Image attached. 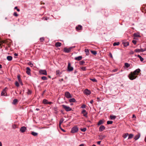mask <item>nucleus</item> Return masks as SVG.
Instances as JSON below:
<instances>
[{"mask_svg":"<svg viewBox=\"0 0 146 146\" xmlns=\"http://www.w3.org/2000/svg\"><path fill=\"white\" fill-rule=\"evenodd\" d=\"M100 137V139L101 140H102L104 138L106 137V136L104 135H101L99 136Z\"/></svg>","mask_w":146,"mask_h":146,"instance_id":"21","label":"nucleus"},{"mask_svg":"<svg viewBox=\"0 0 146 146\" xmlns=\"http://www.w3.org/2000/svg\"><path fill=\"white\" fill-rule=\"evenodd\" d=\"M84 92L85 94L87 96L90 95L91 93V92L88 90L87 89H85Z\"/></svg>","mask_w":146,"mask_h":146,"instance_id":"8","label":"nucleus"},{"mask_svg":"<svg viewBox=\"0 0 146 146\" xmlns=\"http://www.w3.org/2000/svg\"><path fill=\"white\" fill-rule=\"evenodd\" d=\"M60 129L64 132H66V131L65 130H64V129H62L61 127H60Z\"/></svg>","mask_w":146,"mask_h":146,"instance_id":"60","label":"nucleus"},{"mask_svg":"<svg viewBox=\"0 0 146 146\" xmlns=\"http://www.w3.org/2000/svg\"><path fill=\"white\" fill-rule=\"evenodd\" d=\"M7 87H5L3 90V91L1 92V96H5V93L6 92V89Z\"/></svg>","mask_w":146,"mask_h":146,"instance_id":"13","label":"nucleus"},{"mask_svg":"<svg viewBox=\"0 0 146 146\" xmlns=\"http://www.w3.org/2000/svg\"><path fill=\"white\" fill-rule=\"evenodd\" d=\"M26 73L29 75H31V69L29 67H27L26 68Z\"/></svg>","mask_w":146,"mask_h":146,"instance_id":"10","label":"nucleus"},{"mask_svg":"<svg viewBox=\"0 0 146 146\" xmlns=\"http://www.w3.org/2000/svg\"><path fill=\"white\" fill-rule=\"evenodd\" d=\"M64 119L63 118H62L60 119V121H59V122L60 123H62L63 121H64Z\"/></svg>","mask_w":146,"mask_h":146,"instance_id":"44","label":"nucleus"},{"mask_svg":"<svg viewBox=\"0 0 146 146\" xmlns=\"http://www.w3.org/2000/svg\"><path fill=\"white\" fill-rule=\"evenodd\" d=\"M105 129V127L104 125H102L99 127V130L100 131H102Z\"/></svg>","mask_w":146,"mask_h":146,"instance_id":"12","label":"nucleus"},{"mask_svg":"<svg viewBox=\"0 0 146 146\" xmlns=\"http://www.w3.org/2000/svg\"><path fill=\"white\" fill-rule=\"evenodd\" d=\"M128 69L131 68V67L130 66V64H128Z\"/></svg>","mask_w":146,"mask_h":146,"instance_id":"59","label":"nucleus"},{"mask_svg":"<svg viewBox=\"0 0 146 146\" xmlns=\"http://www.w3.org/2000/svg\"><path fill=\"white\" fill-rule=\"evenodd\" d=\"M82 58V56H80L78 57H76L74 58V60L77 61L81 60Z\"/></svg>","mask_w":146,"mask_h":146,"instance_id":"11","label":"nucleus"},{"mask_svg":"<svg viewBox=\"0 0 146 146\" xmlns=\"http://www.w3.org/2000/svg\"><path fill=\"white\" fill-rule=\"evenodd\" d=\"M17 78H18V81L19 82L21 81L20 75H18L17 76Z\"/></svg>","mask_w":146,"mask_h":146,"instance_id":"39","label":"nucleus"},{"mask_svg":"<svg viewBox=\"0 0 146 146\" xmlns=\"http://www.w3.org/2000/svg\"><path fill=\"white\" fill-rule=\"evenodd\" d=\"M141 50V52H142L144 51H145V50H144L143 49L141 48L140 49Z\"/></svg>","mask_w":146,"mask_h":146,"instance_id":"58","label":"nucleus"},{"mask_svg":"<svg viewBox=\"0 0 146 146\" xmlns=\"http://www.w3.org/2000/svg\"><path fill=\"white\" fill-rule=\"evenodd\" d=\"M28 64L31 67H33V64L31 62H28Z\"/></svg>","mask_w":146,"mask_h":146,"instance_id":"42","label":"nucleus"},{"mask_svg":"<svg viewBox=\"0 0 146 146\" xmlns=\"http://www.w3.org/2000/svg\"><path fill=\"white\" fill-rule=\"evenodd\" d=\"M48 102L47 100L46 99H44L43 100L42 102L44 104H48Z\"/></svg>","mask_w":146,"mask_h":146,"instance_id":"29","label":"nucleus"},{"mask_svg":"<svg viewBox=\"0 0 146 146\" xmlns=\"http://www.w3.org/2000/svg\"><path fill=\"white\" fill-rule=\"evenodd\" d=\"M133 43L134 44H136L137 42V41L136 40H133L132 41Z\"/></svg>","mask_w":146,"mask_h":146,"instance_id":"49","label":"nucleus"},{"mask_svg":"<svg viewBox=\"0 0 146 146\" xmlns=\"http://www.w3.org/2000/svg\"><path fill=\"white\" fill-rule=\"evenodd\" d=\"M140 49H136L135 50V52H140L141 50Z\"/></svg>","mask_w":146,"mask_h":146,"instance_id":"36","label":"nucleus"},{"mask_svg":"<svg viewBox=\"0 0 146 146\" xmlns=\"http://www.w3.org/2000/svg\"><path fill=\"white\" fill-rule=\"evenodd\" d=\"M93 102H94L93 100H91L90 101V102L91 104H92L93 103Z\"/></svg>","mask_w":146,"mask_h":146,"instance_id":"62","label":"nucleus"},{"mask_svg":"<svg viewBox=\"0 0 146 146\" xmlns=\"http://www.w3.org/2000/svg\"><path fill=\"white\" fill-rule=\"evenodd\" d=\"M15 85L17 87H19V83L17 82L16 81L15 82Z\"/></svg>","mask_w":146,"mask_h":146,"instance_id":"45","label":"nucleus"},{"mask_svg":"<svg viewBox=\"0 0 146 146\" xmlns=\"http://www.w3.org/2000/svg\"><path fill=\"white\" fill-rule=\"evenodd\" d=\"M125 66L126 68H128V63H125Z\"/></svg>","mask_w":146,"mask_h":146,"instance_id":"53","label":"nucleus"},{"mask_svg":"<svg viewBox=\"0 0 146 146\" xmlns=\"http://www.w3.org/2000/svg\"><path fill=\"white\" fill-rule=\"evenodd\" d=\"M76 102V100L74 98L71 99L69 100V102L70 103L75 102Z\"/></svg>","mask_w":146,"mask_h":146,"instance_id":"22","label":"nucleus"},{"mask_svg":"<svg viewBox=\"0 0 146 146\" xmlns=\"http://www.w3.org/2000/svg\"><path fill=\"white\" fill-rule=\"evenodd\" d=\"M117 69H115L112 70V71H111V72H117Z\"/></svg>","mask_w":146,"mask_h":146,"instance_id":"48","label":"nucleus"},{"mask_svg":"<svg viewBox=\"0 0 146 146\" xmlns=\"http://www.w3.org/2000/svg\"><path fill=\"white\" fill-rule=\"evenodd\" d=\"M60 112L63 115L65 114V113L64 112V111L62 110H60Z\"/></svg>","mask_w":146,"mask_h":146,"instance_id":"56","label":"nucleus"},{"mask_svg":"<svg viewBox=\"0 0 146 146\" xmlns=\"http://www.w3.org/2000/svg\"><path fill=\"white\" fill-rule=\"evenodd\" d=\"M80 68L83 71H85L86 70V67H81Z\"/></svg>","mask_w":146,"mask_h":146,"instance_id":"30","label":"nucleus"},{"mask_svg":"<svg viewBox=\"0 0 146 146\" xmlns=\"http://www.w3.org/2000/svg\"><path fill=\"white\" fill-rule=\"evenodd\" d=\"M80 129L83 132H85L86 130V127H84L83 128H81Z\"/></svg>","mask_w":146,"mask_h":146,"instance_id":"38","label":"nucleus"},{"mask_svg":"<svg viewBox=\"0 0 146 146\" xmlns=\"http://www.w3.org/2000/svg\"><path fill=\"white\" fill-rule=\"evenodd\" d=\"M56 75H60L61 74V73L60 72L59 70H57L56 71Z\"/></svg>","mask_w":146,"mask_h":146,"instance_id":"40","label":"nucleus"},{"mask_svg":"<svg viewBox=\"0 0 146 146\" xmlns=\"http://www.w3.org/2000/svg\"><path fill=\"white\" fill-rule=\"evenodd\" d=\"M74 68L73 67L71 66L70 63V62L68 63L67 71L68 72H71L73 70Z\"/></svg>","mask_w":146,"mask_h":146,"instance_id":"4","label":"nucleus"},{"mask_svg":"<svg viewBox=\"0 0 146 146\" xmlns=\"http://www.w3.org/2000/svg\"><path fill=\"white\" fill-rule=\"evenodd\" d=\"M78 130V128L77 126L74 127L72 128L71 132L72 133H75L77 132Z\"/></svg>","mask_w":146,"mask_h":146,"instance_id":"3","label":"nucleus"},{"mask_svg":"<svg viewBox=\"0 0 146 146\" xmlns=\"http://www.w3.org/2000/svg\"><path fill=\"white\" fill-rule=\"evenodd\" d=\"M90 80L93 82H97V80L95 78L90 79Z\"/></svg>","mask_w":146,"mask_h":146,"instance_id":"43","label":"nucleus"},{"mask_svg":"<svg viewBox=\"0 0 146 146\" xmlns=\"http://www.w3.org/2000/svg\"><path fill=\"white\" fill-rule=\"evenodd\" d=\"M140 71V70L138 68L135 70L133 72H131L129 74H128V78L131 80L135 79Z\"/></svg>","mask_w":146,"mask_h":146,"instance_id":"1","label":"nucleus"},{"mask_svg":"<svg viewBox=\"0 0 146 146\" xmlns=\"http://www.w3.org/2000/svg\"><path fill=\"white\" fill-rule=\"evenodd\" d=\"M31 92L30 91V90H28V91L27 92V94L28 95H29L31 94Z\"/></svg>","mask_w":146,"mask_h":146,"instance_id":"47","label":"nucleus"},{"mask_svg":"<svg viewBox=\"0 0 146 146\" xmlns=\"http://www.w3.org/2000/svg\"><path fill=\"white\" fill-rule=\"evenodd\" d=\"M39 73L41 74H42L44 75H47V73L46 70H40L39 71Z\"/></svg>","mask_w":146,"mask_h":146,"instance_id":"6","label":"nucleus"},{"mask_svg":"<svg viewBox=\"0 0 146 146\" xmlns=\"http://www.w3.org/2000/svg\"><path fill=\"white\" fill-rule=\"evenodd\" d=\"M132 118H136V116H135V115H134V114H133V115Z\"/></svg>","mask_w":146,"mask_h":146,"instance_id":"63","label":"nucleus"},{"mask_svg":"<svg viewBox=\"0 0 146 146\" xmlns=\"http://www.w3.org/2000/svg\"><path fill=\"white\" fill-rule=\"evenodd\" d=\"M91 52L92 54L95 55H96L97 54V52L96 51L91 50Z\"/></svg>","mask_w":146,"mask_h":146,"instance_id":"35","label":"nucleus"},{"mask_svg":"<svg viewBox=\"0 0 146 146\" xmlns=\"http://www.w3.org/2000/svg\"><path fill=\"white\" fill-rule=\"evenodd\" d=\"M133 135L132 134H128V139L132 138L133 136Z\"/></svg>","mask_w":146,"mask_h":146,"instance_id":"34","label":"nucleus"},{"mask_svg":"<svg viewBox=\"0 0 146 146\" xmlns=\"http://www.w3.org/2000/svg\"><path fill=\"white\" fill-rule=\"evenodd\" d=\"M15 9H16L17 11H20V9H19L17 8V7H15Z\"/></svg>","mask_w":146,"mask_h":146,"instance_id":"52","label":"nucleus"},{"mask_svg":"<svg viewBox=\"0 0 146 146\" xmlns=\"http://www.w3.org/2000/svg\"><path fill=\"white\" fill-rule=\"evenodd\" d=\"M12 58H13L12 56H8L7 57V60L9 61L11 60Z\"/></svg>","mask_w":146,"mask_h":146,"instance_id":"16","label":"nucleus"},{"mask_svg":"<svg viewBox=\"0 0 146 146\" xmlns=\"http://www.w3.org/2000/svg\"><path fill=\"white\" fill-rule=\"evenodd\" d=\"M128 136V133H124L123 134L122 136L125 139Z\"/></svg>","mask_w":146,"mask_h":146,"instance_id":"28","label":"nucleus"},{"mask_svg":"<svg viewBox=\"0 0 146 146\" xmlns=\"http://www.w3.org/2000/svg\"><path fill=\"white\" fill-rule=\"evenodd\" d=\"M86 105L85 104H83L82 105L81 107V108H86Z\"/></svg>","mask_w":146,"mask_h":146,"instance_id":"51","label":"nucleus"},{"mask_svg":"<svg viewBox=\"0 0 146 146\" xmlns=\"http://www.w3.org/2000/svg\"><path fill=\"white\" fill-rule=\"evenodd\" d=\"M85 63L84 60H81L79 62V64L80 65H83Z\"/></svg>","mask_w":146,"mask_h":146,"instance_id":"32","label":"nucleus"},{"mask_svg":"<svg viewBox=\"0 0 146 146\" xmlns=\"http://www.w3.org/2000/svg\"><path fill=\"white\" fill-rule=\"evenodd\" d=\"M62 106L64 108L66 111H69L72 110V109L69 106H66L65 105H62Z\"/></svg>","mask_w":146,"mask_h":146,"instance_id":"2","label":"nucleus"},{"mask_svg":"<svg viewBox=\"0 0 146 146\" xmlns=\"http://www.w3.org/2000/svg\"><path fill=\"white\" fill-rule=\"evenodd\" d=\"M140 133H138L137 135H136L135 137H134V139L135 140H137L140 137Z\"/></svg>","mask_w":146,"mask_h":146,"instance_id":"14","label":"nucleus"},{"mask_svg":"<svg viewBox=\"0 0 146 146\" xmlns=\"http://www.w3.org/2000/svg\"><path fill=\"white\" fill-rule=\"evenodd\" d=\"M65 95L67 98H72V96L68 92H66L65 93Z\"/></svg>","mask_w":146,"mask_h":146,"instance_id":"5","label":"nucleus"},{"mask_svg":"<svg viewBox=\"0 0 146 146\" xmlns=\"http://www.w3.org/2000/svg\"><path fill=\"white\" fill-rule=\"evenodd\" d=\"M12 127L13 129H15L17 127V126L16 125L14 124L12 125Z\"/></svg>","mask_w":146,"mask_h":146,"instance_id":"46","label":"nucleus"},{"mask_svg":"<svg viewBox=\"0 0 146 146\" xmlns=\"http://www.w3.org/2000/svg\"><path fill=\"white\" fill-rule=\"evenodd\" d=\"M119 44H120V43L119 42H115L113 43V46L119 45Z\"/></svg>","mask_w":146,"mask_h":146,"instance_id":"31","label":"nucleus"},{"mask_svg":"<svg viewBox=\"0 0 146 146\" xmlns=\"http://www.w3.org/2000/svg\"><path fill=\"white\" fill-rule=\"evenodd\" d=\"M19 82V83L21 85H23V84L22 82V81H20V82Z\"/></svg>","mask_w":146,"mask_h":146,"instance_id":"64","label":"nucleus"},{"mask_svg":"<svg viewBox=\"0 0 146 146\" xmlns=\"http://www.w3.org/2000/svg\"><path fill=\"white\" fill-rule=\"evenodd\" d=\"M113 123V121H108L107 122V124H112Z\"/></svg>","mask_w":146,"mask_h":146,"instance_id":"41","label":"nucleus"},{"mask_svg":"<svg viewBox=\"0 0 146 146\" xmlns=\"http://www.w3.org/2000/svg\"><path fill=\"white\" fill-rule=\"evenodd\" d=\"M109 56L111 58H113V57L112 56V54L111 53H109Z\"/></svg>","mask_w":146,"mask_h":146,"instance_id":"54","label":"nucleus"},{"mask_svg":"<svg viewBox=\"0 0 146 146\" xmlns=\"http://www.w3.org/2000/svg\"><path fill=\"white\" fill-rule=\"evenodd\" d=\"M101 142V141H98L97 142V144L98 145H100V144Z\"/></svg>","mask_w":146,"mask_h":146,"instance_id":"61","label":"nucleus"},{"mask_svg":"<svg viewBox=\"0 0 146 146\" xmlns=\"http://www.w3.org/2000/svg\"><path fill=\"white\" fill-rule=\"evenodd\" d=\"M46 90H44V91H43V92H42V96H43L44 94V93H45V92H46Z\"/></svg>","mask_w":146,"mask_h":146,"instance_id":"57","label":"nucleus"},{"mask_svg":"<svg viewBox=\"0 0 146 146\" xmlns=\"http://www.w3.org/2000/svg\"><path fill=\"white\" fill-rule=\"evenodd\" d=\"M103 121L102 120H100L98 123V125H101L103 123Z\"/></svg>","mask_w":146,"mask_h":146,"instance_id":"26","label":"nucleus"},{"mask_svg":"<svg viewBox=\"0 0 146 146\" xmlns=\"http://www.w3.org/2000/svg\"><path fill=\"white\" fill-rule=\"evenodd\" d=\"M61 44L60 42H57L55 44V46L56 47H58L61 46Z\"/></svg>","mask_w":146,"mask_h":146,"instance_id":"15","label":"nucleus"},{"mask_svg":"<svg viewBox=\"0 0 146 146\" xmlns=\"http://www.w3.org/2000/svg\"><path fill=\"white\" fill-rule=\"evenodd\" d=\"M81 113L83 114V116L86 117H87V115L88 113L85 110H83L81 111Z\"/></svg>","mask_w":146,"mask_h":146,"instance_id":"7","label":"nucleus"},{"mask_svg":"<svg viewBox=\"0 0 146 146\" xmlns=\"http://www.w3.org/2000/svg\"><path fill=\"white\" fill-rule=\"evenodd\" d=\"M40 40L42 42L44 40V38L43 37H42L40 38Z\"/></svg>","mask_w":146,"mask_h":146,"instance_id":"55","label":"nucleus"},{"mask_svg":"<svg viewBox=\"0 0 146 146\" xmlns=\"http://www.w3.org/2000/svg\"><path fill=\"white\" fill-rule=\"evenodd\" d=\"M41 79L43 80H46L47 79V78L45 76H43L42 77Z\"/></svg>","mask_w":146,"mask_h":146,"instance_id":"37","label":"nucleus"},{"mask_svg":"<svg viewBox=\"0 0 146 146\" xmlns=\"http://www.w3.org/2000/svg\"><path fill=\"white\" fill-rule=\"evenodd\" d=\"M110 117L111 119L113 120L115 119L116 118V117L115 115H111L110 116Z\"/></svg>","mask_w":146,"mask_h":146,"instance_id":"27","label":"nucleus"},{"mask_svg":"<svg viewBox=\"0 0 146 146\" xmlns=\"http://www.w3.org/2000/svg\"><path fill=\"white\" fill-rule=\"evenodd\" d=\"M64 51L66 53H69V52L70 51V50L69 49L66 48H64Z\"/></svg>","mask_w":146,"mask_h":146,"instance_id":"20","label":"nucleus"},{"mask_svg":"<svg viewBox=\"0 0 146 146\" xmlns=\"http://www.w3.org/2000/svg\"><path fill=\"white\" fill-rule=\"evenodd\" d=\"M85 52L86 53V54L87 56L89 55V50L88 49H85Z\"/></svg>","mask_w":146,"mask_h":146,"instance_id":"24","label":"nucleus"},{"mask_svg":"<svg viewBox=\"0 0 146 146\" xmlns=\"http://www.w3.org/2000/svg\"><path fill=\"white\" fill-rule=\"evenodd\" d=\"M17 99H15L13 100V104L15 105V104L17 102Z\"/></svg>","mask_w":146,"mask_h":146,"instance_id":"33","label":"nucleus"},{"mask_svg":"<svg viewBox=\"0 0 146 146\" xmlns=\"http://www.w3.org/2000/svg\"><path fill=\"white\" fill-rule=\"evenodd\" d=\"M31 134L34 136H36L38 135V133L34 131H32Z\"/></svg>","mask_w":146,"mask_h":146,"instance_id":"23","label":"nucleus"},{"mask_svg":"<svg viewBox=\"0 0 146 146\" xmlns=\"http://www.w3.org/2000/svg\"><path fill=\"white\" fill-rule=\"evenodd\" d=\"M27 129L26 127L25 126L22 127L20 129V131L22 133L24 132Z\"/></svg>","mask_w":146,"mask_h":146,"instance_id":"9","label":"nucleus"},{"mask_svg":"<svg viewBox=\"0 0 146 146\" xmlns=\"http://www.w3.org/2000/svg\"><path fill=\"white\" fill-rule=\"evenodd\" d=\"M133 36L135 37H139L140 36L139 33H135L133 34Z\"/></svg>","mask_w":146,"mask_h":146,"instance_id":"19","label":"nucleus"},{"mask_svg":"<svg viewBox=\"0 0 146 146\" xmlns=\"http://www.w3.org/2000/svg\"><path fill=\"white\" fill-rule=\"evenodd\" d=\"M76 30H81L82 29V27L81 25H79L78 26L76 27Z\"/></svg>","mask_w":146,"mask_h":146,"instance_id":"17","label":"nucleus"},{"mask_svg":"<svg viewBox=\"0 0 146 146\" xmlns=\"http://www.w3.org/2000/svg\"><path fill=\"white\" fill-rule=\"evenodd\" d=\"M13 15L15 17H17L18 16V15L17 14V13L16 12H14Z\"/></svg>","mask_w":146,"mask_h":146,"instance_id":"50","label":"nucleus"},{"mask_svg":"<svg viewBox=\"0 0 146 146\" xmlns=\"http://www.w3.org/2000/svg\"><path fill=\"white\" fill-rule=\"evenodd\" d=\"M137 57L140 58V60L142 62L144 60V59L143 58H142L141 56L139 55H137Z\"/></svg>","mask_w":146,"mask_h":146,"instance_id":"25","label":"nucleus"},{"mask_svg":"<svg viewBox=\"0 0 146 146\" xmlns=\"http://www.w3.org/2000/svg\"><path fill=\"white\" fill-rule=\"evenodd\" d=\"M122 44H123V46L125 47H127L128 46V42H124L123 41L122 42Z\"/></svg>","mask_w":146,"mask_h":146,"instance_id":"18","label":"nucleus"}]
</instances>
